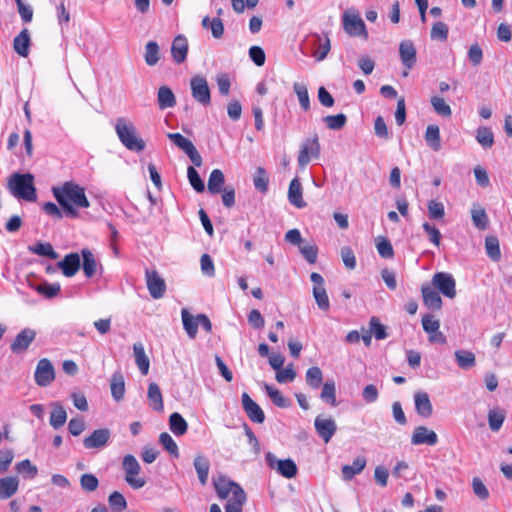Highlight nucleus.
Instances as JSON below:
<instances>
[{"label":"nucleus","instance_id":"obj_1","mask_svg":"<svg viewBox=\"0 0 512 512\" xmlns=\"http://www.w3.org/2000/svg\"><path fill=\"white\" fill-rule=\"evenodd\" d=\"M52 194L67 217L76 218L79 216L78 208L90 207L85 189L73 181L53 187Z\"/></svg>","mask_w":512,"mask_h":512},{"label":"nucleus","instance_id":"obj_2","mask_svg":"<svg viewBox=\"0 0 512 512\" xmlns=\"http://www.w3.org/2000/svg\"><path fill=\"white\" fill-rule=\"evenodd\" d=\"M114 128L119 141L127 150L136 153L145 150L146 142L139 135L136 126L131 120L119 117L115 121Z\"/></svg>","mask_w":512,"mask_h":512},{"label":"nucleus","instance_id":"obj_3","mask_svg":"<svg viewBox=\"0 0 512 512\" xmlns=\"http://www.w3.org/2000/svg\"><path fill=\"white\" fill-rule=\"evenodd\" d=\"M213 485L216 490V493L220 499L229 498L225 510L229 507H233L236 509L242 508L245 504L247 497L245 491L234 481H231L226 476L219 474L218 476L213 478Z\"/></svg>","mask_w":512,"mask_h":512},{"label":"nucleus","instance_id":"obj_4","mask_svg":"<svg viewBox=\"0 0 512 512\" xmlns=\"http://www.w3.org/2000/svg\"><path fill=\"white\" fill-rule=\"evenodd\" d=\"M7 189L15 198L28 202H34L37 199L34 176L31 173H13L8 178Z\"/></svg>","mask_w":512,"mask_h":512},{"label":"nucleus","instance_id":"obj_5","mask_svg":"<svg viewBox=\"0 0 512 512\" xmlns=\"http://www.w3.org/2000/svg\"><path fill=\"white\" fill-rule=\"evenodd\" d=\"M342 24L344 31L351 37L368 38V32L364 21L358 13L354 11H345L342 15Z\"/></svg>","mask_w":512,"mask_h":512},{"label":"nucleus","instance_id":"obj_6","mask_svg":"<svg viewBox=\"0 0 512 512\" xmlns=\"http://www.w3.org/2000/svg\"><path fill=\"white\" fill-rule=\"evenodd\" d=\"M122 467L125 471V481L134 489H140L145 484L146 481L142 477H136L140 471L141 467L138 463L137 459L131 455H125L122 461Z\"/></svg>","mask_w":512,"mask_h":512},{"label":"nucleus","instance_id":"obj_7","mask_svg":"<svg viewBox=\"0 0 512 512\" xmlns=\"http://www.w3.org/2000/svg\"><path fill=\"white\" fill-rule=\"evenodd\" d=\"M190 89L193 99L203 106L211 102V92L207 79L202 75H195L190 80Z\"/></svg>","mask_w":512,"mask_h":512},{"label":"nucleus","instance_id":"obj_8","mask_svg":"<svg viewBox=\"0 0 512 512\" xmlns=\"http://www.w3.org/2000/svg\"><path fill=\"white\" fill-rule=\"evenodd\" d=\"M432 285L447 298L453 299L456 296V282L449 273H435L432 277Z\"/></svg>","mask_w":512,"mask_h":512},{"label":"nucleus","instance_id":"obj_9","mask_svg":"<svg viewBox=\"0 0 512 512\" xmlns=\"http://www.w3.org/2000/svg\"><path fill=\"white\" fill-rule=\"evenodd\" d=\"M265 459L270 468L276 469L285 478H293L297 474V466L291 459L278 460L271 452L266 454Z\"/></svg>","mask_w":512,"mask_h":512},{"label":"nucleus","instance_id":"obj_10","mask_svg":"<svg viewBox=\"0 0 512 512\" xmlns=\"http://www.w3.org/2000/svg\"><path fill=\"white\" fill-rule=\"evenodd\" d=\"M34 378L36 384L40 387H46L54 381L55 369L49 359L42 358L38 361Z\"/></svg>","mask_w":512,"mask_h":512},{"label":"nucleus","instance_id":"obj_11","mask_svg":"<svg viewBox=\"0 0 512 512\" xmlns=\"http://www.w3.org/2000/svg\"><path fill=\"white\" fill-rule=\"evenodd\" d=\"M111 439V432L108 428H100L94 430L89 436L83 440L86 449L101 450L105 448Z\"/></svg>","mask_w":512,"mask_h":512},{"label":"nucleus","instance_id":"obj_12","mask_svg":"<svg viewBox=\"0 0 512 512\" xmlns=\"http://www.w3.org/2000/svg\"><path fill=\"white\" fill-rule=\"evenodd\" d=\"M147 289L153 299H160L164 296L166 291V284L164 279L159 275L156 270L145 271Z\"/></svg>","mask_w":512,"mask_h":512},{"label":"nucleus","instance_id":"obj_13","mask_svg":"<svg viewBox=\"0 0 512 512\" xmlns=\"http://www.w3.org/2000/svg\"><path fill=\"white\" fill-rule=\"evenodd\" d=\"M320 154V145L317 137L307 139L301 146L298 155V164L304 168L312 158H318Z\"/></svg>","mask_w":512,"mask_h":512},{"label":"nucleus","instance_id":"obj_14","mask_svg":"<svg viewBox=\"0 0 512 512\" xmlns=\"http://www.w3.org/2000/svg\"><path fill=\"white\" fill-rule=\"evenodd\" d=\"M438 443V435L426 426H417L411 435L412 445L435 446Z\"/></svg>","mask_w":512,"mask_h":512},{"label":"nucleus","instance_id":"obj_15","mask_svg":"<svg viewBox=\"0 0 512 512\" xmlns=\"http://www.w3.org/2000/svg\"><path fill=\"white\" fill-rule=\"evenodd\" d=\"M315 430L318 436L325 442L328 443L337 430V425L334 419L324 418L322 415H318L314 422Z\"/></svg>","mask_w":512,"mask_h":512},{"label":"nucleus","instance_id":"obj_16","mask_svg":"<svg viewBox=\"0 0 512 512\" xmlns=\"http://www.w3.org/2000/svg\"><path fill=\"white\" fill-rule=\"evenodd\" d=\"M36 337L35 330L31 328H25L21 330L15 337L14 341L10 345V349L15 354H21L28 349L30 344Z\"/></svg>","mask_w":512,"mask_h":512},{"label":"nucleus","instance_id":"obj_17","mask_svg":"<svg viewBox=\"0 0 512 512\" xmlns=\"http://www.w3.org/2000/svg\"><path fill=\"white\" fill-rule=\"evenodd\" d=\"M399 56L403 66L411 70L417 62V51L411 40H403L399 44Z\"/></svg>","mask_w":512,"mask_h":512},{"label":"nucleus","instance_id":"obj_18","mask_svg":"<svg viewBox=\"0 0 512 512\" xmlns=\"http://www.w3.org/2000/svg\"><path fill=\"white\" fill-rule=\"evenodd\" d=\"M241 399L243 409L246 412L248 418L252 422L259 424L263 423L265 420V414L261 407L246 392L242 394Z\"/></svg>","mask_w":512,"mask_h":512},{"label":"nucleus","instance_id":"obj_19","mask_svg":"<svg viewBox=\"0 0 512 512\" xmlns=\"http://www.w3.org/2000/svg\"><path fill=\"white\" fill-rule=\"evenodd\" d=\"M415 410L423 418H429L433 414V406L429 395L424 391H417L414 394Z\"/></svg>","mask_w":512,"mask_h":512},{"label":"nucleus","instance_id":"obj_20","mask_svg":"<svg viewBox=\"0 0 512 512\" xmlns=\"http://www.w3.org/2000/svg\"><path fill=\"white\" fill-rule=\"evenodd\" d=\"M188 54V40L183 35H178L174 38L171 46V55L173 61L181 64L186 60Z\"/></svg>","mask_w":512,"mask_h":512},{"label":"nucleus","instance_id":"obj_21","mask_svg":"<svg viewBox=\"0 0 512 512\" xmlns=\"http://www.w3.org/2000/svg\"><path fill=\"white\" fill-rule=\"evenodd\" d=\"M57 265L62 270L64 276L72 277L78 272L81 266L80 256L78 253L67 254Z\"/></svg>","mask_w":512,"mask_h":512},{"label":"nucleus","instance_id":"obj_22","mask_svg":"<svg viewBox=\"0 0 512 512\" xmlns=\"http://www.w3.org/2000/svg\"><path fill=\"white\" fill-rule=\"evenodd\" d=\"M423 302L431 310H440L442 299L439 293L430 285L425 284L421 288Z\"/></svg>","mask_w":512,"mask_h":512},{"label":"nucleus","instance_id":"obj_23","mask_svg":"<svg viewBox=\"0 0 512 512\" xmlns=\"http://www.w3.org/2000/svg\"><path fill=\"white\" fill-rule=\"evenodd\" d=\"M288 200L291 205L296 208H304L306 207V202L303 200L302 196V185L299 178H294L291 180L288 189Z\"/></svg>","mask_w":512,"mask_h":512},{"label":"nucleus","instance_id":"obj_24","mask_svg":"<svg viewBox=\"0 0 512 512\" xmlns=\"http://www.w3.org/2000/svg\"><path fill=\"white\" fill-rule=\"evenodd\" d=\"M30 33L27 28H24L13 40V48L15 52L21 57H27L30 48Z\"/></svg>","mask_w":512,"mask_h":512},{"label":"nucleus","instance_id":"obj_25","mask_svg":"<svg viewBox=\"0 0 512 512\" xmlns=\"http://www.w3.org/2000/svg\"><path fill=\"white\" fill-rule=\"evenodd\" d=\"M367 461L363 456L354 459L351 465H344L341 469L342 477L345 481L352 480L354 476L360 474L366 467Z\"/></svg>","mask_w":512,"mask_h":512},{"label":"nucleus","instance_id":"obj_26","mask_svg":"<svg viewBox=\"0 0 512 512\" xmlns=\"http://www.w3.org/2000/svg\"><path fill=\"white\" fill-rule=\"evenodd\" d=\"M19 487V480L17 477L9 476L0 478V499L5 500L11 498Z\"/></svg>","mask_w":512,"mask_h":512},{"label":"nucleus","instance_id":"obj_27","mask_svg":"<svg viewBox=\"0 0 512 512\" xmlns=\"http://www.w3.org/2000/svg\"><path fill=\"white\" fill-rule=\"evenodd\" d=\"M111 395L116 402L121 401L125 394V381L120 371L113 373L110 381Z\"/></svg>","mask_w":512,"mask_h":512},{"label":"nucleus","instance_id":"obj_28","mask_svg":"<svg viewBox=\"0 0 512 512\" xmlns=\"http://www.w3.org/2000/svg\"><path fill=\"white\" fill-rule=\"evenodd\" d=\"M133 353L135 357V363L138 366L141 374L147 375L149 372L150 361L141 342L134 343Z\"/></svg>","mask_w":512,"mask_h":512},{"label":"nucleus","instance_id":"obj_29","mask_svg":"<svg viewBox=\"0 0 512 512\" xmlns=\"http://www.w3.org/2000/svg\"><path fill=\"white\" fill-rule=\"evenodd\" d=\"M147 397L150 407L157 412H162L164 409L163 396L158 384L152 382L149 384Z\"/></svg>","mask_w":512,"mask_h":512},{"label":"nucleus","instance_id":"obj_30","mask_svg":"<svg viewBox=\"0 0 512 512\" xmlns=\"http://www.w3.org/2000/svg\"><path fill=\"white\" fill-rule=\"evenodd\" d=\"M183 327L190 339H194L198 332V315L193 316L186 308L181 311Z\"/></svg>","mask_w":512,"mask_h":512},{"label":"nucleus","instance_id":"obj_31","mask_svg":"<svg viewBox=\"0 0 512 512\" xmlns=\"http://www.w3.org/2000/svg\"><path fill=\"white\" fill-rule=\"evenodd\" d=\"M157 102L161 110L172 108L176 104L173 91L168 86H161L157 93Z\"/></svg>","mask_w":512,"mask_h":512},{"label":"nucleus","instance_id":"obj_32","mask_svg":"<svg viewBox=\"0 0 512 512\" xmlns=\"http://www.w3.org/2000/svg\"><path fill=\"white\" fill-rule=\"evenodd\" d=\"M193 465L196 470L199 482L202 485H206L207 481H208L209 470H210L209 460L202 455H198L195 457Z\"/></svg>","mask_w":512,"mask_h":512},{"label":"nucleus","instance_id":"obj_33","mask_svg":"<svg viewBox=\"0 0 512 512\" xmlns=\"http://www.w3.org/2000/svg\"><path fill=\"white\" fill-rule=\"evenodd\" d=\"M320 399L332 407L337 406L336 385L333 379H328L323 383Z\"/></svg>","mask_w":512,"mask_h":512},{"label":"nucleus","instance_id":"obj_34","mask_svg":"<svg viewBox=\"0 0 512 512\" xmlns=\"http://www.w3.org/2000/svg\"><path fill=\"white\" fill-rule=\"evenodd\" d=\"M81 255L83 258L82 269L87 278L95 275L97 270V261L94 254L87 248L82 249Z\"/></svg>","mask_w":512,"mask_h":512},{"label":"nucleus","instance_id":"obj_35","mask_svg":"<svg viewBox=\"0 0 512 512\" xmlns=\"http://www.w3.org/2000/svg\"><path fill=\"white\" fill-rule=\"evenodd\" d=\"M314 37L316 39V45L318 48L313 52L312 56L317 61H323L331 49L330 39L327 35L321 36L315 34Z\"/></svg>","mask_w":512,"mask_h":512},{"label":"nucleus","instance_id":"obj_36","mask_svg":"<svg viewBox=\"0 0 512 512\" xmlns=\"http://www.w3.org/2000/svg\"><path fill=\"white\" fill-rule=\"evenodd\" d=\"M169 427L173 434L181 436L187 432L188 424L181 414L174 412L169 417Z\"/></svg>","mask_w":512,"mask_h":512},{"label":"nucleus","instance_id":"obj_37","mask_svg":"<svg viewBox=\"0 0 512 512\" xmlns=\"http://www.w3.org/2000/svg\"><path fill=\"white\" fill-rule=\"evenodd\" d=\"M454 355L458 366L463 370L472 368L476 363L475 355L471 351L459 349Z\"/></svg>","mask_w":512,"mask_h":512},{"label":"nucleus","instance_id":"obj_38","mask_svg":"<svg viewBox=\"0 0 512 512\" xmlns=\"http://www.w3.org/2000/svg\"><path fill=\"white\" fill-rule=\"evenodd\" d=\"M53 406L49 422L54 429H59L66 423L67 413L61 404L53 403Z\"/></svg>","mask_w":512,"mask_h":512},{"label":"nucleus","instance_id":"obj_39","mask_svg":"<svg viewBox=\"0 0 512 512\" xmlns=\"http://www.w3.org/2000/svg\"><path fill=\"white\" fill-rule=\"evenodd\" d=\"M425 141L433 151H438L441 148L440 130L437 125L427 126Z\"/></svg>","mask_w":512,"mask_h":512},{"label":"nucleus","instance_id":"obj_40","mask_svg":"<svg viewBox=\"0 0 512 512\" xmlns=\"http://www.w3.org/2000/svg\"><path fill=\"white\" fill-rule=\"evenodd\" d=\"M224 182L225 177L223 172L220 169L212 170L208 179V191L211 194H217L221 192Z\"/></svg>","mask_w":512,"mask_h":512},{"label":"nucleus","instance_id":"obj_41","mask_svg":"<svg viewBox=\"0 0 512 512\" xmlns=\"http://www.w3.org/2000/svg\"><path fill=\"white\" fill-rule=\"evenodd\" d=\"M307 385L311 389H318L323 383V372L318 366L310 367L305 374Z\"/></svg>","mask_w":512,"mask_h":512},{"label":"nucleus","instance_id":"obj_42","mask_svg":"<svg viewBox=\"0 0 512 512\" xmlns=\"http://www.w3.org/2000/svg\"><path fill=\"white\" fill-rule=\"evenodd\" d=\"M485 250L488 257L493 261H499L501 258V251L499 240L496 236H487L485 238Z\"/></svg>","mask_w":512,"mask_h":512},{"label":"nucleus","instance_id":"obj_43","mask_svg":"<svg viewBox=\"0 0 512 512\" xmlns=\"http://www.w3.org/2000/svg\"><path fill=\"white\" fill-rule=\"evenodd\" d=\"M265 390L270 400L274 405L280 408H287L290 406V400L282 395V393L271 385L265 384Z\"/></svg>","mask_w":512,"mask_h":512},{"label":"nucleus","instance_id":"obj_44","mask_svg":"<svg viewBox=\"0 0 512 512\" xmlns=\"http://www.w3.org/2000/svg\"><path fill=\"white\" fill-rule=\"evenodd\" d=\"M28 249L36 255L45 256L53 260L58 258L57 252L53 249L50 243L38 242L33 246H29Z\"/></svg>","mask_w":512,"mask_h":512},{"label":"nucleus","instance_id":"obj_45","mask_svg":"<svg viewBox=\"0 0 512 512\" xmlns=\"http://www.w3.org/2000/svg\"><path fill=\"white\" fill-rule=\"evenodd\" d=\"M253 184L256 190L261 193L268 191L269 178L263 167H258L253 178Z\"/></svg>","mask_w":512,"mask_h":512},{"label":"nucleus","instance_id":"obj_46","mask_svg":"<svg viewBox=\"0 0 512 512\" xmlns=\"http://www.w3.org/2000/svg\"><path fill=\"white\" fill-rule=\"evenodd\" d=\"M145 62L149 66H154L158 63L159 56V46L154 41H149L145 46V54H144Z\"/></svg>","mask_w":512,"mask_h":512},{"label":"nucleus","instance_id":"obj_47","mask_svg":"<svg viewBox=\"0 0 512 512\" xmlns=\"http://www.w3.org/2000/svg\"><path fill=\"white\" fill-rule=\"evenodd\" d=\"M293 90L296 93L300 106L303 110L307 111L310 109V99L308 94V89L305 84L295 82L293 84Z\"/></svg>","mask_w":512,"mask_h":512},{"label":"nucleus","instance_id":"obj_48","mask_svg":"<svg viewBox=\"0 0 512 512\" xmlns=\"http://www.w3.org/2000/svg\"><path fill=\"white\" fill-rule=\"evenodd\" d=\"M312 292L318 307L323 311H328L330 302L325 287L314 286Z\"/></svg>","mask_w":512,"mask_h":512},{"label":"nucleus","instance_id":"obj_49","mask_svg":"<svg viewBox=\"0 0 512 512\" xmlns=\"http://www.w3.org/2000/svg\"><path fill=\"white\" fill-rule=\"evenodd\" d=\"M477 142L484 148H490L494 144V135L490 128L479 127L476 133Z\"/></svg>","mask_w":512,"mask_h":512},{"label":"nucleus","instance_id":"obj_50","mask_svg":"<svg viewBox=\"0 0 512 512\" xmlns=\"http://www.w3.org/2000/svg\"><path fill=\"white\" fill-rule=\"evenodd\" d=\"M505 420V414L503 410L497 408L492 409L488 412V423L492 431L497 432Z\"/></svg>","mask_w":512,"mask_h":512},{"label":"nucleus","instance_id":"obj_51","mask_svg":"<svg viewBox=\"0 0 512 512\" xmlns=\"http://www.w3.org/2000/svg\"><path fill=\"white\" fill-rule=\"evenodd\" d=\"M167 137L185 154L195 147L188 138L184 137L180 133H168Z\"/></svg>","mask_w":512,"mask_h":512},{"label":"nucleus","instance_id":"obj_52","mask_svg":"<svg viewBox=\"0 0 512 512\" xmlns=\"http://www.w3.org/2000/svg\"><path fill=\"white\" fill-rule=\"evenodd\" d=\"M80 487L87 493L94 492L99 487V480L94 474H82L80 477Z\"/></svg>","mask_w":512,"mask_h":512},{"label":"nucleus","instance_id":"obj_53","mask_svg":"<svg viewBox=\"0 0 512 512\" xmlns=\"http://www.w3.org/2000/svg\"><path fill=\"white\" fill-rule=\"evenodd\" d=\"M472 221L476 228L480 230H485L488 226V217L485 209L483 208H474L471 211Z\"/></svg>","mask_w":512,"mask_h":512},{"label":"nucleus","instance_id":"obj_54","mask_svg":"<svg viewBox=\"0 0 512 512\" xmlns=\"http://www.w3.org/2000/svg\"><path fill=\"white\" fill-rule=\"evenodd\" d=\"M108 503L115 512H122L127 508L125 497L118 491H114L109 495Z\"/></svg>","mask_w":512,"mask_h":512},{"label":"nucleus","instance_id":"obj_55","mask_svg":"<svg viewBox=\"0 0 512 512\" xmlns=\"http://www.w3.org/2000/svg\"><path fill=\"white\" fill-rule=\"evenodd\" d=\"M323 121L326 123L327 127L331 130H340L342 129L346 122L347 117L343 113H339L337 115H328L323 118Z\"/></svg>","mask_w":512,"mask_h":512},{"label":"nucleus","instance_id":"obj_56","mask_svg":"<svg viewBox=\"0 0 512 512\" xmlns=\"http://www.w3.org/2000/svg\"><path fill=\"white\" fill-rule=\"evenodd\" d=\"M15 469L18 473L22 474L26 478H34L38 473L37 467L33 465L28 459L17 463Z\"/></svg>","mask_w":512,"mask_h":512},{"label":"nucleus","instance_id":"obj_57","mask_svg":"<svg viewBox=\"0 0 512 512\" xmlns=\"http://www.w3.org/2000/svg\"><path fill=\"white\" fill-rule=\"evenodd\" d=\"M448 26L442 21L435 22L430 31L433 40L446 41L448 38Z\"/></svg>","mask_w":512,"mask_h":512},{"label":"nucleus","instance_id":"obj_58","mask_svg":"<svg viewBox=\"0 0 512 512\" xmlns=\"http://www.w3.org/2000/svg\"><path fill=\"white\" fill-rule=\"evenodd\" d=\"M431 105L435 112L443 117H450L452 114V110L450 106L445 102V100L441 97L434 96L431 98Z\"/></svg>","mask_w":512,"mask_h":512},{"label":"nucleus","instance_id":"obj_59","mask_svg":"<svg viewBox=\"0 0 512 512\" xmlns=\"http://www.w3.org/2000/svg\"><path fill=\"white\" fill-rule=\"evenodd\" d=\"M187 177L190 185L195 189V191L202 193L205 190L204 182L193 166H189L187 168Z\"/></svg>","mask_w":512,"mask_h":512},{"label":"nucleus","instance_id":"obj_60","mask_svg":"<svg viewBox=\"0 0 512 512\" xmlns=\"http://www.w3.org/2000/svg\"><path fill=\"white\" fill-rule=\"evenodd\" d=\"M159 442L161 445L173 456H179V450L176 442L167 432H163L159 436Z\"/></svg>","mask_w":512,"mask_h":512},{"label":"nucleus","instance_id":"obj_61","mask_svg":"<svg viewBox=\"0 0 512 512\" xmlns=\"http://www.w3.org/2000/svg\"><path fill=\"white\" fill-rule=\"evenodd\" d=\"M429 217L433 220H441L445 215V208L442 202L430 200L428 202Z\"/></svg>","mask_w":512,"mask_h":512},{"label":"nucleus","instance_id":"obj_62","mask_svg":"<svg viewBox=\"0 0 512 512\" xmlns=\"http://www.w3.org/2000/svg\"><path fill=\"white\" fill-rule=\"evenodd\" d=\"M376 248L379 255L382 258H392L394 256V250L391 242L386 238H380L376 243Z\"/></svg>","mask_w":512,"mask_h":512},{"label":"nucleus","instance_id":"obj_63","mask_svg":"<svg viewBox=\"0 0 512 512\" xmlns=\"http://www.w3.org/2000/svg\"><path fill=\"white\" fill-rule=\"evenodd\" d=\"M370 332L377 340H383L387 337L386 328L377 317H372L369 322Z\"/></svg>","mask_w":512,"mask_h":512},{"label":"nucleus","instance_id":"obj_64","mask_svg":"<svg viewBox=\"0 0 512 512\" xmlns=\"http://www.w3.org/2000/svg\"><path fill=\"white\" fill-rule=\"evenodd\" d=\"M36 291L42 295H44L46 298H53L60 292V284L59 283H44L41 285H38L36 287Z\"/></svg>","mask_w":512,"mask_h":512}]
</instances>
